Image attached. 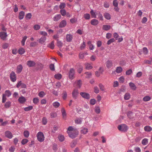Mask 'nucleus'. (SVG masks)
Here are the masks:
<instances>
[{"mask_svg": "<svg viewBox=\"0 0 152 152\" xmlns=\"http://www.w3.org/2000/svg\"><path fill=\"white\" fill-rule=\"evenodd\" d=\"M118 129L122 132H126L127 131L128 129L127 126L125 124H122L119 125L118 126Z\"/></svg>", "mask_w": 152, "mask_h": 152, "instance_id": "3", "label": "nucleus"}, {"mask_svg": "<svg viewBox=\"0 0 152 152\" xmlns=\"http://www.w3.org/2000/svg\"><path fill=\"white\" fill-rule=\"evenodd\" d=\"M3 94L5 95L6 96H7L9 97L11 95V93L10 91L6 90L5 92V94Z\"/></svg>", "mask_w": 152, "mask_h": 152, "instance_id": "27", "label": "nucleus"}, {"mask_svg": "<svg viewBox=\"0 0 152 152\" xmlns=\"http://www.w3.org/2000/svg\"><path fill=\"white\" fill-rule=\"evenodd\" d=\"M61 112L63 118L64 119H65L66 118V113L65 110L64 108H62Z\"/></svg>", "mask_w": 152, "mask_h": 152, "instance_id": "28", "label": "nucleus"}, {"mask_svg": "<svg viewBox=\"0 0 152 152\" xmlns=\"http://www.w3.org/2000/svg\"><path fill=\"white\" fill-rule=\"evenodd\" d=\"M34 28L36 30H39L40 28V26L38 24H36L34 26Z\"/></svg>", "mask_w": 152, "mask_h": 152, "instance_id": "52", "label": "nucleus"}, {"mask_svg": "<svg viewBox=\"0 0 152 152\" xmlns=\"http://www.w3.org/2000/svg\"><path fill=\"white\" fill-rule=\"evenodd\" d=\"M45 95V93L43 91L40 92L38 94L39 96L41 98L43 97Z\"/></svg>", "mask_w": 152, "mask_h": 152, "instance_id": "44", "label": "nucleus"}, {"mask_svg": "<svg viewBox=\"0 0 152 152\" xmlns=\"http://www.w3.org/2000/svg\"><path fill=\"white\" fill-rule=\"evenodd\" d=\"M10 80L13 82H15L17 80L16 75L15 73L12 71L10 75Z\"/></svg>", "mask_w": 152, "mask_h": 152, "instance_id": "4", "label": "nucleus"}, {"mask_svg": "<svg viewBox=\"0 0 152 152\" xmlns=\"http://www.w3.org/2000/svg\"><path fill=\"white\" fill-rule=\"evenodd\" d=\"M151 98L148 96H146L143 98V100L144 102H147L151 99Z\"/></svg>", "mask_w": 152, "mask_h": 152, "instance_id": "26", "label": "nucleus"}, {"mask_svg": "<svg viewBox=\"0 0 152 152\" xmlns=\"http://www.w3.org/2000/svg\"><path fill=\"white\" fill-rule=\"evenodd\" d=\"M24 136L26 137H28L29 135V133L28 131H25L23 133Z\"/></svg>", "mask_w": 152, "mask_h": 152, "instance_id": "51", "label": "nucleus"}, {"mask_svg": "<svg viewBox=\"0 0 152 152\" xmlns=\"http://www.w3.org/2000/svg\"><path fill=\"white\" fill-rule=\"evenodd\" d=\"M59 140L61 142L63 141L64 140V137L62 135H59L58 137Z\"/></svg>", "mask_w": 152, "mask_h": 152, "instance_id": "45", "label": "nucleus"}, {"mask_svg": "<svg viewBox=\"0 0 152 152\" xmlns=\"http://www.w3.org/2000/svg\"><path fill=\"white\" fill-rule=\"evenodd\" d=\"M48 46L51 49H53L54 47V41H52L51 43L48 45Z\"/></svg>", "mask_w": 152, "mask_h": 152, "instance_id": "47", "label": "nucleus"}, {"mask_svg": "<svg viewBox=\"0 0 152 152\" xmlns=\"http://www.w3.org/2000/svg\"><path fill=\"white\" fill-rule=\"evenodd\" d=\"M83 17L86 20H89L90 18V15L88 13H86L84 15Z\"/></svg>", "mask_w": 152, "mask_h": 152, "instance_id": "40", "label": "nucleus"}, {"mask_svg": "<svg viewBox=\"0 0 152 152\" xmlns=\"http://www.w3.org/2000/svg\"><path fill=\"white\" fill-rule=\"evenodd\" d=\"M119 81L121 83H123L124 81V78L123 76L120 77L119 78Z\"/></svg>", "mask_w": 152, "mask_h": 152, "instance_id": "64", "label": "nucleus"}, {"mask_svg": "<svg viewBox=\"0 0 152 152\" xmlns=\"http://www.w3.org/2000/svg\"><path fill=\"white\" fill-rule=\"evenodd\" d=\"M95 111L97 114H99L100 112V108L99 107H96L95 108Z\"/></svg>", "mask_w": 152, "mask_h": 152, "instance_id": "48", "label": "nucleus"}, {"mask_svg": "<svg viewBox=\"0 0 152 152\" xmlns=\"http://www.w3.org/2000/svg\"><path fill=\"white\" fill-rule=\"evenodd\" d=\"M33 102L35 104H37L39 102V100L38 98H35L33 99Z\"/></svg>", "mask_w": 152, "mask_h": 152, "instance_id": "54", "label": "nucleus"}, {"mask_svg": "<svg viewBox=\"0 0 152 152\" xmlns=\"http://www.w3.org/2000/svg\"><path fill=\"white\" fill-rule=\"evenodd\" d=\"M60 12L63 16H64L66 14V12L64 9L61 10L60 11Z\"/></svg>", "mask_w": 152, "mask_h": 152, "instance_id": "46", "label": "nucleus"}, {"mask_svg": "<svg viewBox=\"0 0 152 152\" xmlns=\"http://www.w3.org/2000/svg\"><path fill=\"white\" fill-rule=\"evenodd\" d=\"M129 85L132 89L135 90L136 89V87L133 83L130 82L129 83Z\"/></svg>", "mask_w": 152, "mask_h": 152, "instance_id": "20", "label": "nucleus"}, {"mask_svg": "<svg viewBox=\"0 0 152 152\" xmlns=\"http://www.w3.org/2000/svg\"><path fill=\"white\" fill-rule=\"evenodd\" d=\"M80 95L83 98L88 99L90 98V95L87 93L81 92L80 93Z\"/></svg>", "mask_w": 152, "mask_h": 152, "instance_id": "6", "label": "nucleus"}, {"mask_svg": "<svg viewBox=\"0 0 152 152\" xmlns=\"http://www.w3.org/2000/svg\"><path fill=\"white\" fill-rule=\"evenodd\" d=\"M25 50L22 48H21L18 50V52L19 54L22 55L24 54L25 52Z\"/></svg>", "mask_w": 152, "mask_h": 152, "instance_id": "30", "label": "nucleus"}, {"mask_svg": "<svg viewBox=\"0 0 152 152\" xmlns=\"http://www.w3.org/2000/svg\"><path fill=\"white\" fill-rule=\"evenodd\" d=\"M115 40L114 38H112L109 39L107 42V44L108 45H110L112 42H114Z\"/></svg>", "mask_w": 152, "mask_h": 152, "instance_id": "60", "label": "nucleus"}, {"mask_svg": "<svg viewBox=\"0 0 152 152\" xmlns=\"http://www.w3.org/2000/svg\"><path fill=\"white\" fill-rule=\"evenodd\" d=\"M99 21L96 19H93L91 21V24L93 26H96L99 24Z\"/></svg>", "mask_w": 152, "mask_h": 152, "instance_id": "16", "label": "nucleus"}, {"mask_svg": "<svg viewBox=\"0 0 152 152\" xmlns=\"http://www.w3.org/2000/svg\"><path fill=\"white\" fill-rule=\"evenodd\" d=\"M122 71V69L121 66L117 67L115 71L118 73H120Z\"/></svg>", "mask_w": 152, "mask_h": 152, "instance_id": "29", "label": "nucleus"}, {"mask_svg": "<svg viewBox=\"0 0 152 152\" xmlns=\"http://www.w3.org/2000/svg\"><path fill=\"white\" fill-rule=\"evenodd\" d=\"M66 40L67 42H70L73 39V35L70 34H67L66 36Z\"/></svg>", "mask_w": 152, "mask_h": 152, "instance_id": "8", "label": "nucleus"}, {"mask_svg": "<svg viewBox=\"0 0 152 152\" xmlns=\"http://www.w3.org/2000/svg\"><path fill=\"white\" fill-rule=\"evenodd\" d=\"M50 115L52 118H54L56 117L57 115L56 113L54 112H52L50 113Z\"/></svg>", "mask_w": 152, "mask_h": 152, "instance_id": "43", "label": "nucleus"}, {"mask_svg": "<svg viewBox=\"0 0 152 152\" xmlns=\"http://www.w3.org/2000/svg\"><path fill=\"white\" fill-rule=\"evenodd\" d=\"M37 140L40 142H42L45 140L44 135L42 132H39L37 134Z\"/></svg>", "mask_w": 152, "mask_h": 152, "instance_id": "1", "label": "nucleus"}, {"mask_svg": "<svg viewBox=\"0 0 152 152\" xmlns=\"http://www.w3.org/2000/svg\"><path fill=\"white\" fill-rule=\"evenodd\" d=\"M32 17V15L31 13H28L26 15V18L27 19H30Z\"/></svg>", "mask_w": 152, "mask_h": 152, "instance_id": "61", "label": "nucleus"}, {"mask_svg": "<svg viewBox=\"0 0 152 152\" xmlns=\"http://www.w3.org/2000/svg\"><path fill=\"white\" fill-rule=\"evenodd\" d=\"M90 13L92 17L93 18H96V13L93 10H91L90 11Z\"/></svg>", "mask_w": 152, "mask_h": 152, "instance_id": "39", "label": "nucleus"}, {"mask_svg": "<svg viewBox=\"0 0 152 152\" xmlns=\"http://www.w3.org/2000/svg\"><path fill=\"white\" fill-rule=\"evenodd\" d=\"M148 143V140L147 138H144L142 141V144L144 145H146Z\"/></svg>", "mask_w": 152, "mask_h": 152, "instance_id": "36", "label": "nucleus"}, {"mask_svg": "<svg viewBox=\"0 0 152 152\" xmlns=\"http://www.w3.org/2000/svg\"><path fill=\"white\" fill-rule=\"evenodd\" d=\"M46 40V37L45 36L42 37L39 40V43L42 44L44 43Z\"/></svg>", "mask_w": 152, "mask_h": 152, "instance_id": "17", "label": "nucleus"}, {"mask_svg": "<svg viewBox=\"0 0 152 152\" xmlns=\"http://www.w3.org/2000/svg\"><path fill=\"white\" fill-rule=\"evenodd\" d=\"M76 83L77 84V87L79 88H80L82 85V82L81 80H77V81H76Z\"/></svg>", "mask_w": 152, "mask_h": 152, "instance_id": "38", "label": "nucleus"}, {"mask_svg": "<svg viewBox=\"0 0 152 152\" xmlns=\"http://www.w3.org/2000/svg\"><path fill=\"white\" fill-rule=\"evenodd\" d=\"M113 4L115 7H117L118 5V3L117 0H114L113 1Z\"/></svg>", "mask_w": 152, "mask_h": 152, "instance_id": "59", "label": "nucleus"}, {"mask_svg": "<svg viewBox=\"0 0 152 152\" xmlns=\"http://www.w3.org/2000/svg\"><path fill=\"white\" fill-rule=\"evenodd\" d=\"M18 101L20 103L23 104L26 102V99L24 96H22L19 98Z\"/></svg>", "mask_w": 152, "mask_h": 152, "instance_id": "15", "label": "nucleus"}, {"mask_svg": "<svg viewBox=\"0 0 152 152\" xmlns=\"http://www.w3.org/2000/svg\"><path fill=\"white\" fill-rule=\"evenodd\" d=\"M143 51L144 53L145 54H147L148 53V50L147 48L146 47H144L143 48Z\"/></svg>", "mask_w": 152, "mask_h": 152, "instance_id": "58", "label": "nucleus"}, {"mask_svg": "<svg viewBox=\"0 0 152 152\" xmlns=\"http://www.w3.org/2000/svg\"><path fill=\"white\" fill-rule=\"evenodd\" d=\"M96 15H97L98 16V18H99L100 20H103V17L100 12H98L96 13Z\"/></svg>", "mask_w": 152, "mask_h": 152, "instance_id": "31", "label": "nucleus"}, {"mask_svg": "<svg viewBox=\"0 0 152 152\" xmlns=\"http://www.w3.org/2000/svg\"><path fill=\"white\" fill-rule=\"evenodd\" d=\"M23 67L21 64H20L17 66L16 72L17 73H20L22 70Z\"/></svg>", "mask_w": 152, "mask_h": 152, "instance_id": "14", "label": "nucleus"}, {"mask_svg": "<svg viewBox=\"0 0 152 152\" xmlns=\"http://www.w3.org/2000/svg\"><path fill=\"white\" fill-rule=\"evenodd\" d=\"M61 17V16L60 14L56 15L53 18V20L55 21H57L59 20Z\"/></svg>", "mask_w": 152, "mask_h": 152, "instance_id": "19", "label": "nucleus"}, {"mask_svg": "<svg viewBox=\"0 0 152 152\" xmlns=\"http://www.w3.org/2000/svg\"><path fill=\"white\" fill-rule=\"evenodd\" d=\"M127 115L129 118L131 119L134 118V114H133L132 112L129 111Z\"/></svg>", "mask_w": 152, "mask_h": 152, "instance_id": "23", "label": "nucleus"}, {"mask_svg": "<svg viewBox=\"0 0 152 152\" xmlns=\"http://www.w3.org/2000/svg\"><path fill=\"white\" fill-rule=\"evenodd\" d=\"M33 107L32 106H30L27 107H26L24 108V110L25 111H28L32 110Z\"/></svg>", "mask_w": 152, "mask_h": 152, "instance_id": "42", "label": "nucleus"}, {"mask_svg": "<svg viewBox=\"0 0 152 152\" xmlns=\"http://www.w3.org/2000/svg\"><path fill=\"white\" fill-rule=\"evenodd\" d=\"M88 132V129L86 128H83L81 130V133L85 134Z\"/></svg>", "mask_w": 152, "mask_h": 152, "instance_id": "32", "label": "nucleus"}, {"mask_svg": "<svg viewBox=\"0 0 152 152\" xmlns=\"http://www.w3.org/2000/svg\"><path fill=\"white\" fill-rule=\"evenodd\" d=\"M66 25V22L65 20H63L61 21L59 25V27L62 28L65 27Z\"/></svg>", "mask_w": 152, "mask_h": 152, "instance_id": "10", "label": "nucleus"}, {"mask_svg": "<svg viewBox=\"0 0 152 152\" xmlns=\"http://www.w3.org/2000/svg\"><path fill=\"white\" fill-rule=\"evenodd\" d=\"M144 130L147 132H150L152 130V128L149 126H145L144 128Z\"/></svg>", "mask_w": 152, "mask_h": 152, "instance_id": "25", "label": "nucleus"}, {"mask_svg": "<svg viewBox=\"0 0 152 152\" xmlns=\"http://www.w3.org/2000/svg\"><path fill=\"white\" fill-rule=\"evenodd\" d=\"M27 38V37L26 36H25L23 37L21 41V43L22 45L24 46L25 45V42Z\"/></svg>", "mask_w": 152, "mask_h": 152, "instance_id": "49", "label": "nucleus"}, {"mask_svg": "<svg viewBox=\"0 0 152 152\" xmlns=\"http://www.w3.org/2000/svg\"><path fill=\"white\" fill-rule=\"evenodd\" d=\"M77 144V142L75 141H73L70 144L71 147L73 148Z\"/></svg>", "mask_w": 152, "mask_h": 152, "instance_id": "53", "label": "nucleus"}, {"mask_svg": "<svg viewBox=\"0 0 152 152\" xmlns=\"http://www.w3.org/2000/svg\"><path fill=\"white\" fill-rule=\"evenodd\" d=\"M68 133L69 137L72 138H75L78 134L77 133L75 132H68Z\"/></svg>", "mask_w": 152, "mask_h": 152, "instance_id": "7", "label": "nucleus"}, {"mask_svg": "<svg viewBox=\"0 0 152 152\" xmlns=\"http://www.w3.org/2000/svg\"><path fill=\"white\" fill-rule=\"evenodd\" d=\"M40 34L42 36H46L48 35L47 33L45 31H40L39 32Z\"/></svg>", "mask_w": 152, "mask_h": 152, "instance_id": "62", "label": "nucleus"}, {"mask_svg": "<svg viewBox=\"0 0 152 152\" xmlns=\"http://www.w3.org/2000/svg\"><path fill=\"white\" fill-rule=\"evenodd\" d=\"M63 45V43L59 41L58 39H57V45L58 47L60 48L62 47Z\"/></svg>", "mask_w": 152, "mask_h": 152, "instance_id": "50", "label": "nucleus"}, {"mask_svg": "<svg viewBox=\"0 0 152 152\" xmlns=\"http://www.w3.org/2000/svg\"><path fill=\"white\" fill-rule=\"evenodd\" d=\"M7 36V33L4 32H0V37L1 39L3 40H5Z\"/></svg>", "mask_w": 152, "mask_h": 152, "instance_id": "9", "label": "nucleus"}, {"mask_svg": "<svg viewBox=\"0 0 152 152\" xmlns=\"http://www.w3.org/2000/svg\"><path fill=\"white\" fill-rule=\"evenodd\" d=\"M72 94L73 98L74 99H76L79 95L78 90L76 89H74L72 92Z\"/></svg>", "mask_w": 152, "mask_h": 152, "instance_id": "5", "label": "nucleus"}, {"mask_svg": "<svg viewBox=\"0 0 152 152\" xmlns=\"http://www.w3.org/2000/svg\"><path fill=\"white\" fill-rule=\"evenodd\" d=\"M5 134L7 137L9 139H11L12 137V133L9 131H7L5 132Z\"/></svg>", "mask_w": 152, "mask_h": 152, "instance_id": "13", "label": "nucleus"}, {"mask_svg": "<svg viewBox=\"0 0 152 152\" xmlns=\"http://www.w3.org/2000/svg\"><path fill=\"white\" fill-rule=\"evenodd\" d=\"M27 65L29 67H33L36 64L35 62L32 61H28L27 62Z\"/></svg>", "mask_w": 152, "mask_h": 152, "instance_id": "12", "label": "nucleus"}, {"mask_svg": "<svg viewBox=\"0 0 152 152\" xmlns=\"http://www.w3.org/2000/svg\"><path fill=\"white\" fill-rule=\"evenodd\" d=\"M113 66V62L111 60H108L106 62V66L108 68H111Z\"/></svg>", "mask_w": 152, "mask_h": 152, "instance_id": "18", "label": "nucleus"}, {"mask_svg": "<svg viewBox=\"0 0 152 152\" xmlns=\"http://www.w3.org/2000/svg\"><path fill=\"white\" fill-rule=\"evenodd\" d=\"M104 18L107 20H110L111 18V15L108 13H104Z\"/></svg>", "mask_w": 152, "mask_h": 152, "instance_id": "24", "label": "nucleus"}, {"mask_svg": "<svg viewBox=\"0 0 152 152\" xmlns=\"http://www.w3.org/2000/svg\"><path fill=\"white\" fill-rule=\"evenodd\" d=\"M53 105L54 107L56 108L59 106L60 104L58 102H56L53 103Z\"/></svg>", "mask_w": 152, "mask_h": 152, "instance_id": "37", "label": "nucleus"}, {"mask_svg": "<svg viewBox=\"0 0 152 152\" xmlns=\"http://www.w3.org/2000/svg\"><path fill=\"white\" fill-rule=\"evenodd\" d=\"M54 77L56 79L60 80L61 78L62 75L60 74H57L54 75Z\"/></svg>", "mask_w": 152, "mask_h": 152, "instance_id": "41", "label": "nucleus"}, {"mask_svg": "<svg viewBox=\"0 0 152 152\" xmlns=\"http://www.w3.org/2000/svg\"><path fill=\"white\" fill-rule=\"evenodd\" d=\"M84 65L85 66V69H91L93 68V67L92 65L91 64L88 63H86L84 64Z\"/></svg>", "mask_w": 152, "mask_h": 152, "instance_id": "11", "label": "nucleus"}, {"mask_svg": "<svg viewBox=\"0 0 152 152\" xmlns=\"http://www.w3.org/2000/svg\"><path fill=\"white\" fill-rule=\"evenodd\" d=\"M75 122L77 124H80L82 122L81 118H78L75 120Z\"/></svg>", "mask_w": 152, "mask_h": 152, "instance_id": "56", "label": "nucleus"}, {"mask_svg": "<svg viewBox=\"0 0 152 152\" xmlns=\"http://www.w3.org/2000/svg\"><path fill=\"white\" fill-rule=\"evenodd\" d=\"M65 4L64 3H61L59 5V8L60 9H63L65 7Z\"/></svg>", "mask_w": 152, "mask_h": 152, "instance_id": "55", "label": "nucleus"}, {"mask_svg": "<svg viewBox=\"0 0 152 152\" xmlns=\"http://www.w3.org/2000/svg\"><path fill=\"white\" fill-rule=\"evenodd\" d=\"M110 25H104L102 26V29L105 31H107L110 29Z\"/></svg>", "mask_w": 152, "mask_h": 152, "instance_id": "22", "label": "nucleus"}, {"mask_svg": "<svg viewBox=\"0 0 152 152\" xmlns=\"http://www.w3.org/2000/svg\"><path fill=\"white\" fill-rule=\"evenodd\" d=\"M96 103V101L94 99H91L90 100V103L91 104L94 105Z\"/></svg>", "mask_w": 152, "mask_h": 152, "instance_id": "63", "label": "nucleus"}, {"mask_svg": "<svg viewBox=\"0 0 152 152\" xmlns=\"http://www.w3.org/2000/svg\"><path fill=\"white\" fill-rule=\"evenodd\" d=\"M68 77L69 78L72 80L74 79L75 77V70L73 68H71L68 72Z\"/></svg>", "mask_w": 152, "mask_h": 152, "instance_id": "2", "label": "nucleus"}, {"mask_svg": "<svg viewBox=\"0 0 152 152\" xmlns=\"http://www.w3.org/2000/svg\"><path fill=\"white\" fill-rule=\"evenodd\" d=\"M62 95L63 99L64 100L66 99L67 96V94L66 92L65 91H64Z\"/></svg>", "mask_w": 152, "mask_h": 152, "instance_id": "34", "label": "nucleus"}, {"mask_svg": "<svg viewBox=\"0 0 152 152\" xmlns=\"http://www.w3.org/2000/svg\"><path fill=\"white\" fill-rule=\"evenodd\" d=\"M130 97V96L129 94V93H126L124 95V98L125 100H128Z\"/></svg>", "mask_w": 152, "mask_h": 152, "instance_id": "35", "label": "nucleus"}, {"mask_svg": "<svg viewBox=\"0 0 152 152\" xmlns=\"http://www.w3.org/2000/svg\"><path fill=\"white\" fill-rule=\"evenodd\" d=\"M28 141V140L26 139H24L22 140L21 141V143L22 144L24 145Z\"/></svg>", "mask_w": 152, "mask_h": 152, "instance_id": "57", "label": "nucleus"}, {"mask_svg": "<svg viewBox=\"0 0 152 152\" xmlns=\"http://www.w3.org/2000/svg\"><path fill=\"white\" fill-rule=\"evenodd\" d=\"M11 102L8 101L5 104L4 107L7 108H9L11 105Z\"/></svg>", "mask_w": 152, "mask_h": 152, "instance_id": "33", "label": "nucleus"}, {"mask_svg": "<svg viewBox=\"0 0 152 152\" xmlns=\"http://www.w3.org/2000/svg\"><path fill=\"white\" fill-rule=\"evenodd\" d=\"M25 15V12L23 11H20L19 14V18L20 20L22 19Z\"/></svg>", "mask_w": 152, "mask_h": 152, "instance_id": "21", "label": "nucleus"}]
</instances>
